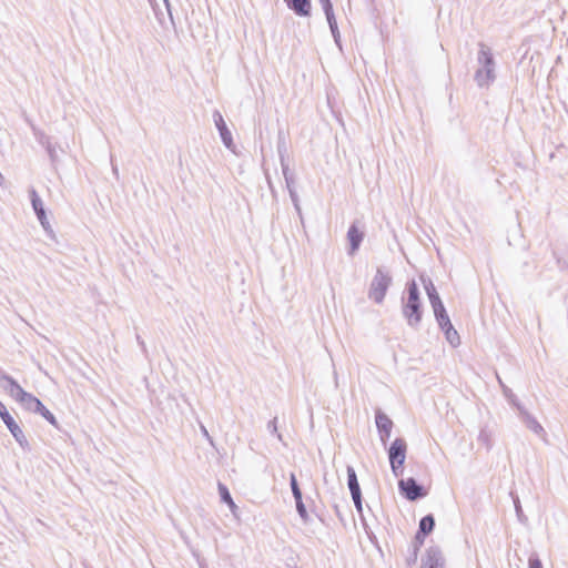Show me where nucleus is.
<instances>
[{"label":"nucleus","mask_w":568,"mask_h":568,"mask_svg":"<svg viewBox=\"0 0 568 568\" xmlns=\"http://www.w3.org/2000/svg\"><path fill=\"white\" fill-rule=\"evenodd\" d=\"M331 33H332V36L334 38V41L337 44V47L342 48L339 30L337 29V30L331 31Z\"/></svg>","instance_id":"nucleus-39"},{"label":"nucleus","mask_w":568,"mask_h":568,"mask_svg":"<svg viewBox=\"0 0 568 568\" xmlns=\"http://www.w3.org/2000/svg\"><path fill=\"white\" fill-rule=\"evenodd\" d=\"M0 418L3 424L7 426L16 442L20 445L22 449H30V445L28 439L26 438L22 429L17 424L14 418L10 415L7 407L0 402Z\"/></svg>","instance_id":"nucleus-6"},{"label":"nucleus","mask_w":568,"mask_h":568,"mask_svg":"<svg viewBox=\"0 0 568 568\" xmlns=\"http://www.w3.org/2000/svg\"><path fill=\"white\" fill-rule=\"evenodd\" d=\"M219 494H220V498H221V501L224 503V504H227V503H232V496L230 494V490L229 488L222 484V483H219Z\"/></svg>","instance_id":"nucleus-28"},{"label":"nucleus","mask_w":568,"mask_h":568,"mask_svg":"<svg viewBox=\"0 0 568 568\" xmlns=\"http://www.w3.org/2000/svg\"><path fill=\"white\" fill-rule=\"evenodd\" d=\"M136 342L138 344L141 346V349L143 352V354L146 356L148 355V349H146V346H145V343L144 341L141 338V336L138 334L136 335Z\"/></svg>","instance_id":"nucleus-42"},{"label":"nucleus","mask_w":568,"mask_h":568,"mask_svg":"<svg viewBox=\"0 0 568 568\" xmlns=\"http://www.w3.org/2000/svg\"><path fill=\"white\" fill-rule=\"evenodd\" d=\"M399 494L409 501H416L427 496V489L414 477L398 481Z\"/></svg>","instance_id":"nucleus-5"},{"label":"nucleus","mask_w":568,"mask_h":568,"mask_svg":"<svg viewBox=\"0 0 568 568\" xmlns=\"http://www.w3.org/2000/svg\"><path fill=\"white\" fill-rule=\"evenodd\" d=\"M504 396L506 397L509 405L516 410H519V407H524L517 396L513 393V390L508 386H504L503 390Z\"/></svg>","instance_id":"nucleus-23"},{"label":"nucleus","mask_w":568,"mask_h":568,"mask_svg":"<svg viewBox=\"0 0 568 568\" xmlns=\"http://www.w3.org/2000/svg\"><path fill=\"white\" fill-rule=\"evenodd\" d=\"M352 499L354 501V506L357 510L358 514H362L363 511V497H362V493H357L356 495H353L352 496Z\"/></svg>","instance_id":"nucleus-33"},{"label":"nucleus","mask_w":568,"mask_h":568,"mask_svg":"<svg viewBox=\"0 0 568 568\" xmlns=\"http://www.w3.org/2000/svg\"><path fill=\"white\" fill-rule=\"evenodd\" d=\"M294 500H295L296 511H297L298 516L301 517L303 523L306 524L310 520V516H308L306 506L303 501V497L298 498V499H294Z\"/></svg>","instance_id":"nucleus-24"},{"label":"nucleus","mask_w":568,"mask_h":568,"mask_svg":"<svg viewBox=\"0 0 568 568\" xmlns=\"http://www.w3.org/2000/svg\"><path fill=\"white\" fill-rule=\"evenodd\" d=\"M276 149H277V155H278V160H280L281 166L290 165V163H288V149H287L286 139H285V135H284L283 131H278V133H277V145H276Z\"/></svg>","instance_id":"nucleus-15"},{"label":"nucleus","mask_w":568,"mask_h":568,"mask_svg":"<svg viewBox=\"0 0 568 568\" xmlns=\"http://www.w3.org/2000/svg\"><path fill=\"white\" fill-rule=\"evenodd\" d=\"M318 2L321 3L324 13L334 11L333 3L331 0H318Z\"/></svg>","instance_id":"nucleus-35"},{"label":"nucleus","mask_w":568,"mask_h":568,"mask_svg":"<svg viewBox=\"0 0 568 568\" xmlns=\"http://www.w3.org/2000/svg\"><path fill=\"white\" fill-rule=\"evenodd\" d=\"M0 384L27 410L38 413L39 409L43 408L42 402L31 393L26 392L12 376L4 373L1 374Z\"/></svg>","instance_id":"nucleus-2"},{"label":"nucleus","mask_w":568,"mask_h":568,"mask_svg":"<svg viewBox=\"0 0 568 568\" xmlns=\"http://www.w3.org/2000/svg\"><path fill=\"white\" fill-rule=\"evenodd\" d=\"M390 433H392V429H385V430H381L378 432L379 434V438H381V442L386 445L387 440L389 439L390 437Z\"/></svg>","instance_id":"nucleus-36"},{"label":"nucleus","mask_w":568,"mask_h":568,"mask_svg":"<svg viewBox=\"0 0 568 568\" xmlns=\"http://www.w3.org/2000/svg\"><path fill=\"white\" fill-rule=\"evenodd\" d=\"M439 328L444 332L447 342L453 347H456L460 344L459 334L454 328L452 322H449V324H444L443 326H439Z\"/></svg>","instance_id":"nucleus-17"},{"label":"nucleus","mask_w":568,"mask_h":568,"mask_svg":"<svg viewBox=\"0 0 568 568\" xmlns=\"http://www.w3.org/2000/svg\"><path fill=\"white\" fill-rule=\"evenodd\" d=\"M29 124H30V128H31V131L33 133V136L34 139L37 140V142L43 146L44 149L47 146H50V144L52 143L51 141V138L49 135H47L42 130H40L38 126H36L32 122L29 121Z\"/></svg>","instance_id":"nucleus-22"},{"label":"nucleus","mask_w":568,"mask_h":568,"mask_svg":"<svg viewBox=\"0 0 568 568\" xmlns=\"http://www.w3.org/2000/svg\"><path fill=\"white\" fill-rule=\"evenodd\" d=\"M165 7H166V10L169 12V16L170 18L172 19V12H171V4H170V1L169 0H163Z\"/></svg>","instance_id":"nucleus-44"},{"label":"nucleus","mask_w":568,"mask_h":568,"mask_svg":"<svg viewBox=\"0 0 568 568\" xmlns=\"http://www.w3.org/2000/svg\"><path fill=\"white\" fill-rule=\"evenodd\" d=\"M226 505L230 507L232 513H235V509L237 508V506L235 505L233 499H232V503H227Z\"/></svg>","instance_id":"nucleus-45"},{"label":"nucleus","mask_w":568,"mask_h":568,"mask_svg":"<svg viewBox=\"0 0 568 568\" xmlns=\"http://www.w3.org/2000/svg\"><path fill=\"white\" fill-rule=\"evenodd\" d=\"M498 382H499V385L501 387V390H504V386H506V385L501 382V379L499 377H498Z\"/></svg>","instance_id":"nucleus-47"},{"label":"nucleus","mask_w":568,"mask_h":568,"mask_svg":"<svg viewBox=\"0 0 568 568\" xmlns=\"http://www.w3.org/2000/svg\"><path fill=\"white\" fill-rule=\"evenodd\" d=\"M514 506H515V510H516V515L518 517V520L520 523H524L526 520V517L524 515V511H523V508H521L520 500H519L518 496L514 497Z\"/></svg>","instance_id":"nucleus-31"},{"label":"nucleus","mask_w":568,"mask_h":568,"mask_svg":"<svg viewBox=\"0 0 568 568\" xmlns=\"http://www.w3.org/2000/svg\"><path fill=\"white\" fill-rule=\"evenodd\" d=\"M334 510H335L336 516H337L341 520H343L342 514H341L339 508H338V506H337V505H335V506H334Z\"/></svg>","instance_id":"nucleus-46"},{"label":"nucleus","mask_w":568,"mask_h":568,"mask_svg":"<svg viewBox=\"0 0 568 568\" xmlns=\"http://www.w3.org/2000/svg\"><path fill=\"white\" fill-rule=\"evenodd\" d=\"M393 278L390 274L383 267H377L376 274L374 275L369 290L368 298L374 301L376 304H382L385 300L387 291L392 285Z\"/></svg>","instance_id":"nucleus-4"},{"label":"nucleus","mask_w":568,"mask_h":568,"mask_svg":"<svg viewBox=\"0 0 568 568\" xmlns=\"http://www.w3.org/2000/svg\"><path fill=\"white\" fill-rule=\"evenodd\" d=\"M420 281L424 285V288H425L426 295L429 300L430 306L443 302L433 281L429 277H425L422 275Z\"/></svg>","instance_id":"nucleus-16"},{"label":"nucleus","mask_w":568,"mask_h":568,"mask_svg":"<svg viewBox=\"0 0 568 568\" xmlns=\"http://www.w3.org/2000/svg\"><path fill=\"white\" fill-rule=\"evenodd\" d=\"M427 536H420L419 531L417 530L415 538H414V547L418 546V548L424 544V540Z\"/></svg>","instance_id":"nucleus-37"},{"label":"nucleus","mask_w":568,"mask_h":568,"mask_svg":"<svg viewBox=\"0 0 568 568\" xmlns=\"http://www.w3.org/2000/svg\"><path fill=\"white\" fill-rule=\"evenodd\" d=\"M37 414L41 415L52 426L58 427V420L55 416L44 405L43 408L39 409Z\"/></svg>","instance_id":"nucleus-27"},{"label":"nucleus","mask_w":568,"mask_h":568,"mask_svg":"<svg viewBox=\"0 0 568 568\" xmlns=\"http://www.w3.org/2000/svg\"><path fill=\"white\" fill-rule=\"evenodd\" d=\"M213 121L219 131L220 138H221L224 146L229 150H232L234 148L232 133L229 130V128L224 121V118L219 110H215L213 112Z\"/></svg>","instance_id":"nucleus-11"},{"label":"nucleus","mask_w":568,"mask_h":568,"mask_svg":"<svg viewBox=\"0 0 568 568\" xmlns=\"http://www.w3.org/2000/svg\"><path fill=\"white\" fill-rule=\"evenodd\" d=\"M324 14L326 17L329 30L331 31L337 30L338 26H337V21H336L334 11L333 12H327V13H324Z\"/></svg>","instance_id":"nucleus-32"},{"label":"nucleus","mask_w":568,"mask_h":568,"mask_svg":"<svg viewBox=\"0 0 568 568\" xmlns=\"http://www.w3.org/2000/svg\"><path fill=\"white\" fill-rule=\"evenodd\" d=\"M347 486L351 496L362 493L356 471L353 466H347Z\"/></svg>","instance_id":"nucleus-18"},{"label":"nucleus","mask_w":568,"mask_h":568,"mask_svg":"<svg viewBox=\"0 0 568 568\" xmlns=\"http://www.w3.org/2000/svg\"><path fill=\"white\" fill-rule=\"evenodd\" d=\"M375 424L378 432L393 428V420L381 409L375 413Z\"/></svg>","instance_id":"nucleus-21"},{"label":"nucleus","mask_w":568,"mask_h":568,"mask_svg":"<svg viewBox=\"0 0 568 568\" xmlns=\"http://www.w3.org/2000/svg\"><path fill=\"white\" fill-rule=\"evenodd\" d=\"M477 62L479 68L475 72V81L478 87H489L495 81V59L489 47L479 43V51L477 54Z\"/></svg>","instance_id":"nucleus-3"},{"label":"nucleus","mask_w":568,"mask_h":568,"mask_svg":"<svg viewBox=\"0 0 568 568\" xmlns=\"http://www.w3.org/2000/svg\"><path fill=\"white\" fill-rule=\"evenodd\" d=\"M438 326L449 324L450 318L443 302L432 306Z\"/></svg>","instance_id":"nucleus-20"},{"label":"nucleus","mask_w":568,"mask_h":568,"mask_svg":"<svg viewBox=\"0 0 568 568\" xmlns=\"http://www.w3.org/2000/svg\"><path fill=\"white\" fill-rule=\"evenodd\" d=\"M417 552H418V546H415L413 549V554L410 555V558L407 560L408 565L415 564L417 560Z\"/></svg>","instance_id":"nucleus-40"},{"label":"nucleus","mask_w":568,"mask_h":568,"mask_svg":"<svg viewBox=\"0 0 568 568\" xmlns=\"http://www.w3.org/2000/svg\"><path fill=\"white\" fill-rule=\"evenodd\" d=\"M201 432L203 434V436L209 440V443L214 446V442H213V438L210 436L207 429L205 428V426L201 425Z\"/></svg>","instance_id":"nucleus-41"},{"label":"nucleus","mask_w":568,"mask_h":568,"mask_svg":"<svg viewBox=\"0 0 568 568\" xmlns=\"http://www.w3.org/2000/svg\"><path fill=\"white\" fill-rule=\"evenodd\" d=\"M290 486L293 494L294 499H298L303 497L302 490L300 488L298 481L294 473L290 475Z\"/></svg>","instance_id":"nucleus-25"},{"label":"nucleus","mask_w":568,"mask_h":568,"mask_svg":"<svg viewBox=\"0 0 568 568\" xmlns=\"http://www.w3.org/2000/svg\"><path fill=\"white\" fill-rule=\"evenodd\" d=\"M111 164H112V172L114 174V176L118 179L119 178V170H118V166L113 163V158L111 156Z\"/></svg>","instance_id":"nucleus-43"},{"label":"nucleus","mask_w":568,"mask_h":568,"mask_svg":"<svg viewBox=\"0 0 568 568\" xmlns=\"http://www.w3.org/2000/svg\"><path fill=\"white\" fill-rule=\"evenodd\" d=\"M284 2L297 17H310L312 13L311 0H284Z\"/></svg>","instance_id":"nucleus-14"},{"label":"nucleus","mask_w":568,"mask_h":568,"mask_svg":"<svg viewBox=\"0 0 568 568\" xmlns=\"http://www.w3.org/2000/svg\"><path fill=\"white\" fill-rule=\"evenodd\" d=\"M406 296L402 297V313L407 325L413 329H418L423 318V304L420 292L415 280L406 284Z\"/></svg>","instance_id":"nucleus-1"},{"label":"nucleus","mask_w":568,"mask_h":568,"mask_svg":"<svg viewBox=\"0 0 568 568\" xmlns=\"http://www.w3.org/2000/svg\"><path fill=\"white\" fill-rule=\"evenodd\" d=\"M420 568H445V559L437 546L427 548L425 556L422 558Z\"/></svg>","instance_id":"nucleus-10"},{"label":"nucleus","mask_w":568,"mask_h":568,"mask_svg":"<svg viewBox=\"0 0 568 568\" xmlns=\"http://www.w3.org/2000/svg\"><path fill=\"white\" fill-rule=\"evenodd\" d=\"M406 440L402 437H397L388 448L389 464L394 465V463H396L397 466H404L406 459Z\"/></svg>","instance_id":"nucleus-8"},{"label":"nucleus","mask_w":568,"mask_h":568,"mask_svg":"<svg viewBox=\"0 0 568 568\" xmlns=\"http://www.w3.org/2000/svg\"><path fill=\"white\" fill-rule=\"evenodd\" d=\"M528 565H529V568H544L541 560L539 559V557L536 554L530 555V557L528 559Z\"/></svg>","instance_id":"nucleus-34"},{"label":"nucleus","mask_w":568,"mask_h":568,"mask_svg":"<svg viewBox=\"0 0 568 568\" xmlns=\"http://www.w3.org/2000/svg\"><path fill=\"white\" fill-rule=\"evenodd\" d=\"M282 173L285 180V185L290 194V199L294 205V209L298 216L302 219V209L300 205V197L297 195L295 183H296V175L295 173L290 169V165L281 166Z\"/></svg>","instance_id":"nucleus-7"},{"label":"nucleus","mask_w":568,"mask_h":568,"mask_svg":"<svg viewBox=\"0 0 568 568\" xmlns=\"http://www.w3.org/2000/svg\"><path fill=\"white\" fill-rule=\"evenodd\" d=\"M478 442L486 446L487 449L491 447V434L487 428H481L478 434Z\"/></svg>","instance_id":"nucleus-26"},{"label":"nucleus","mask_w":568,"mask_h":568,"mask_svg":"<svg viewBox=\"0 0 568 568\" xmlns=\"http://www.w3.org/2000/svg\"><path fill=\"white\" fill-rule=\"evenodd\" d=\"M364 233L358 229L356 223H352L347 231V241L349 243L348 255H354L361 247Z\"/></svg>","instance_id":"nucleus-12"},{"label":"nucleus","mask_w":568,"mask_h":568,"mask_svg":"<svg viewBox=\"0 0 568 568\" xmlns=\"http://www.w3.org/2000/svg\"><path fill=\"white\" fill-rule=\"evenodd\" d=\"M517 413L518 417L521 419V422L526 425L528 429H530L538 436L545 435L544 427L525 407H519V410H517Z\"/></svg>","instance_id":"nucleus-13"},{"label":"nucleus","mask_w":568,"mask_h":568,"mask_svg":"<svg viewBox=\"0 0 568 568\" xmlns=\"http://www.w3.org/2000/svg\"><path fill=\"white\" fill-rule=\"evenodd\" d=\"M266 428L267 430L273 434V435H276V437L278 438V440H282V435L277 432V417H274L273 419H271L267 425H266Z\"/></svg>","instance_id":"nucleus-30"},{"label":"nucleus","mask_w":568,"mask_h":568,"mask_svg":"<svg viewBox=\"0 0 568 568\" xmlns=\"http://www.w3.org/2000/svg\"><path fill=\"white\" fill-rule=\"evenodd\" d=\"M57 148H58V144L53 143V142L50 144V146L45 148V151H47L52 164H55L58 161Z\"/></svg>","instance_id":"nucleus-29"},{"label":"nucleus","mask_w":568,"mask_h":568,"mask_svg":"<svg viewBox=\"0 0 568 568\" xmlns=\"http://www.w3.org/2000/svg\"><path fill=\"white\" fill-rule=\"evenodd\" d=\"M435 528V517L433 514L424 516L419 520L418 531L420 536H428Z\"/></svg>","instance_id":"nucleus-19"},{"label":"nucleus","mask_w":568,"mask_h":568,"mask_svg":"<svg viewBox=\"0 0 568 568\" xmlns=\"http://www.w3.org/2000/svg\"><path fill=\"white\" fill-rule=\"evenodd\" d=\"M29 195H30L32 209H33L34 214L37 215L40 224L42 225V227L45 231L51 230V226L48 221L47 213H45V210L43 206V202H42L41 197L39 196L38 192L36 191V189L31 187L29 191Z\"/></svg>","instance_id":"nucleus-9"},{"label":"nucleus","mask_w":568,"mask_h":568,"mask_svg":"<svg viewBox=\"0 0 568 568\" xmlns=\"http://www.w3.org/2000/svg\"><path fill=\"white\" fill-rule=\"evenodd\" d=\"M390 469L395 477H398L403 474V466H397L396 463L390 465Z\"/></svg>","instance_id":"nucleus-38"},{"label":"nucleus","mask_w":568,"mask_h":568,"mask_svg":"<svg viewBox=\"0 0 568 568\" xmlns=\"http://www.w3.org/2000/svg\"><path fill=\"white\" fill-rule=\"evenodd\" d=\"M334 377H335V381L337 382V373L334 372Z\"/></svg>","instance_id":"nucleus-48"}]
</instances>
